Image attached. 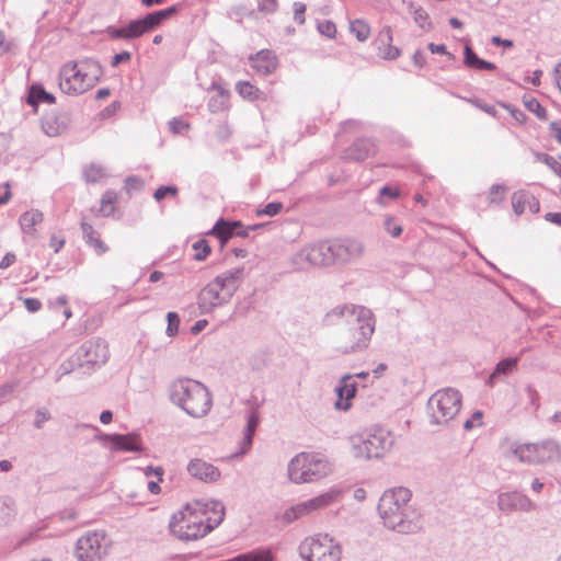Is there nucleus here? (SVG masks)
<instances>
[{
  "label": "nucleus",
  "instance_id": "f257e3e1",
  "mask_svg": "<svg viewBox=\"0 0 561 561\" xmlns=\"http://www.w3.org/2000/svg\"><path fill=\"white\" fill-rule=\"evenodd\" d=\"M327 325H344L339 334L337 351L342 354H352L368 348L376 328V318L373 311L360 305H337L327 312Z\"/></svg>",
  "mask_w": 561,
  "mask_h": 561
},
{
  "label": "nucleus",
  "instance_id": "f03ea898",
  "mask_svg": "<svg viewBox=\"0 0 561 561\" xmlns=\"http://www.w3.org/2000/svg\"><path fill=\"white\" fill-rule=\"evenodd\" d=\"M412 492L403 486L387 490L378 503V513L383 525L399 534H415L423 527V515L411 503Z\"/></svg>",
  "mask_w": 561,
  "mask_h": 561
},
{
  "label": "nucleus",
  "instance_id": "7ed1b4c3",
  "mask_svg": "<svg viewBox=\"0 0 561 561\" xmlns=\"http://www.w3.org/2000/svg\"><path fill=\"white\" fill-rule=\"evenodd\" d=\"M171 402L194 419L206 416L213 407V396L201 381L192 378L175 379L169 388Z\"/></svg>",
  "mask_w": 561,
  "mask_h": 561
},
{
  "label": "nucleus",
  "instance_id": "20e7f679",
  "mask_svg": "<svg viewBox=\"0 0 561 561\" xmlns=\"http://www.w3.org/2000/svg\"><path fill=\"white\" fill-rule=\"evenodd\" d=\"M244 279V267H233L217 275L198 294L202 312H211L227 305Z\"/></svg>",
  "mask_w": 561,
  "mask_h": 561
},
{
  "label": "nucleus",
  "instance_id": "39448f33",
  "mask_svg": "<svg viewBox=\"0 0 561 561\" xmlns=\"http://www.w3.org/2000/svg\"><path fill=\"white\" fill-rule=\"evenodd\" d=\"M331 471L332 466L328 458L318 453H299L287 466L288 478L295 484L319 481Z\"/></svg>",
  "mask_w": 561,
  "mask_h": 561
},
{
  "label": "nucleus",
  "instance_id": "423d86ee",
  "mask_svg": "<svg viewBox=\"0 0 561 561\" xmlns=\"http://www.w3.org/2000/svg\"><path fill=\"white\" fill-rule=\"evenodd\" d=\"M169 529L180 540L190 541L205 537L211 531V526L207 525L205 513L193 503L172 516Z\"/></svg>",
  "mask_w": 561,
  "mask_h": 561
},
{
  "label": "nucleus",
  "instance_id": "0eeeda50",
  "mask_svg": "<svg viewBox=\"0 0 561 561\" xmlns=\"http://www.w3.org/2000/svg\"><path fill=\"white\" fill-rule=\"evenodd\" d=\"M352 450L355 458H380L389 451L394 443L390 431L383 427H375L351 438Z\"/></svg>",
  "mask_w": 561,
  "mask_h": 561
},
{
  "label": "nucleus",
  "instance_id": "6e6552de",
  "mask_svg": "<svg viewBox=\"0 0 561 561\" xmlns=\"http://www.w3.org/2000/svg\"><path fill=\"white\" fill-rule=\"evenodd\" d=\"M461 399L460 392L454 388L437 390L427 401L431 423L447 425L459 413Z\"/></svg>",
  "mask_w": 561,
  "mask_h": 561
},
{
  "label": "nucleus",
  "instance_id": "1a4fd4ad",
  "mask_svg": "<svg viewBox=\"0 0 561 561\" xmlns=\"http://www.w3.org/2000/svg\"><path fill=\"white\" fill-rule=\"evenodd\" d=\"M178 11L175 5L170 8L150 12L144 18L130 21L126 26L106 28V33L111 38L131 39L137 38L158 27L164 20L172 16Z\"/></svg>",
  "mask_w": 561,
  "mask_h": 561
},
{
  "label": "nucleus",
  "instance_id": "9d476101",
  "mask_svg": "<svg viewBox=\"0 0 561 561\" xmlns=\"http://www.w3.org/2000/svg\"><path fill=\"white\" fill-rule=\"evenodd\" d=\"M298 551L304 561H340L342 554L340 543L327 534L307 537Z\"/></svg>",
  "mask_w": 561,
  "mask_h": 561
},
{
  "label": "nucleus",
  "instance_id": "9b49d317",
  "mask_svg": "<svg viewBox=\"0 0 561 561\" xmlns=\"http://www.w3.org/2000/svg\"><path fill=\"white\" fill-rule=\"evenodd\" d=\"M513 454L520 462L546 465L561 459V446L554 439H545L540 443L518 445L513 449Z\"/></svg>",
  "mask_w": 561,
  "mask_h": 561
},
{
  "label": "nucleus",
  "instance_id": "f8f14e48",
  "mask_svg": "<svg viewBox=\"0 0 561 561\" xmlns=\"http://www.w3.org/2000/svg\"><path fill=\"white\" fill-rule=\"evenodd\" d=\"M293 263L300 270L336 263L333 241H324L305 247L294 255Z\"/></svg>",
  "mask_w": 561,
  "mask_h": 561
},
{
  "label": "nucleus",
  "instance_id": "ddd939ff",
  "mask_svg": "<svg viewBox=\"0 0 561 561\" xmlns=\"http://www.w3.org/2000/svg\"><path fill=\"white\" fill-rule=\"evenodd\" d=\"M108 546L103 531H89L78 539L76 557L78 561H100L107 554Z\"/></svg>",
  "mask_w": 561,
  "mask_h": 561
},
{
  "label": "nucleus",
  "instance_id": "4468645a",
  "mask_svg": "<svg viewBox=\"0 0 561 561\" xmlns=\"http://www.w3.org/2000/svg\"><path fill=\"white\" fill-rule=\"evenodd\" d=\"M59 88L70 95L82 94L93 88L77 61L66 62L59 71Z\"/></svg>",
  "mask_w": 561,
  "mask_h": 561
},
{
  "label": "nucleus",
  "instance_id": "2eb2a0df",
  "mask_svg": "<svg viewBox=\"0 0 561 561\" xmlns=\"http://www.w3.org/2000/svg\"><path fill=\"white\" fill-rule=\"evenodd\" d=\"M108 356V346L103 340L88 341L83 343L75 354L76 364L88 367L105 364Z\"/></svg>",
  "mask_w": 561,
  "mask_h": 561
},
{
  "label": "nucleus",
  "instance_id": "dca6fc26",
  "mask_svg": "<svg viewBox=\"0 0 561 561\" xmlns=\"http://www.w3.org/2000/svg\"><path fill=\"white\" fill-rule=\"evenodd\" d=\"M96 438L112 451L141 450V442L137 434H101Z\"/></svg>",
  "mask_w": 561,
  "mask_h": 561
},
{
  "label": "nucleus",
  "instance_id": "f3484780",
  "mask_svg": "<svg viewBox=\"0 0 561 561\" xmlns=\"http://www.w3.org/2000/svg\"><path fill=\"white\" fill-rule=\"evenodd\" d=\"M497 507L501 512L510 514L516 511L530 512L536 508V505L525 494L513 491L499 494Z\"/></svg>",
  "mask_w": 561,
  "mask_h": 561
},
{
  "label": "nucleus",
  "instance_id": "a211bd4d",
  "mask_svg": "<svg viewBox=\"0 0 561 561\" xmlns=\"http://www.w3.org/2000/svg\"><path fill=\"white\" fill-rule=\"evenodd\" d=\"M392 28L389 25H385L380 28L377 36L375 37L373 45L377 51L379 58L383 60H396L401 55V49L394 45Z\"/></svg>",
  "mask_w": 561,
  "mask_h": 561
},
{
  "label": "nucleus",
  "instance_id": "6ab92c4d",
  "mask_svg": "<svg viewBox=\"0 0 561 561\" xmlns=\"http://www.w3.org/2000/svg\"><path fill=\"white\" fill-rule=\"evenodd\" d=\"M186 470L192 478L205 483L217 482L221 477V472L217 467L201 458L192 459L187 463Z\"/></svg>",
  "mask_w": 561,
  "mask_h": 561
},
{
  "label": "nucleus",
  "instance_id": "aec40b11",
  "mask_svg": "<svg viewBox=\"0 0 561 561\" xmlns=\"http://www.w3.org/2000/svg\"><path fill=\"white\" fill-rule=\"evenodd\" d=\"M334 256L336 263H347L358 259L364 252V245L355 239L333 241Z\"/></svg>",
  "mask_w": 561,
  "mask_h": 561
},
{
  "label": "nucleus",
  "instance_id": "412c9836",
  "mask_svg": "<svg viewBox=\"0 0 561 561\" xmlns=\"http://www.w3.org/2000/svg\"><path fill=\"white\" fill-rule=\"evenodd\" d=\"M357 389L356 382L353 380L352 375H345L341 378L339 386L335 388L339 399L335 402L337 410L347 411L352 403L351 400L355 397Z\"/></svg>",
  "mask_w": 561,
  "mask_h": 561
},
{
  "label": "nucleus",
  "instance_id": "4be33fe9",
  "mask_svg": "<svg viewBox=\"0 0 561 561\" xmlns=\"http://www.w3.org/2000/svg\"><path fill=\"white\" fill-rule=\"evenodd\" d=\"M196 506L201 508L202 513L207 516V525L211 526V530L218 527L226 514L225 505L218 500H209L206 502H195Z\"/></svg>",
  "mask_w": 561,
  "mask_h": 561
},
{
  "label": "nucleus",
  "instance_id": "5701e85b",
  "mask_svg": "<svg viewBox=\"0 0 561 561\" xmlns=\"http://www.w3.org/2000/svg\"><path fill=\"white\" fill-rule=\"evenodd\" d=\"M376 144L371 139H358L345 151V158L354 161H364L375 154Z\"/></svg>",
  "mask_w": 561,
  "mask_h": 561
},
{
  "label": "nucleus",
  "instance_id": "b1692460",
  "mask_svg": "<svg viewBox=\"0 0 561 561\" xmlns=\"http://www.w3.org/2000/svg\"><path fill=\"white\" fill-rule=\"evenodd\" d=\"M251 66L262 75L272 73L277 67V60L274 54L268 49H263L250 57Z\"/></svg>",
  "mask_w": 561,
  "mask_h": 561
},
{
  "label": "nucleus",
  "instance_id": "393cba45",
  "mask_svg": "<svg viewBox=\"0 0 561 561\" xmlns=\"http://www.w3.org/2000/svg\"><path fill=\"white\" fill-rule=\"evenodd\" d=\"M260 423V415L256 410H252L247 419V426L243 433V439L240 443L239 451L237 453V456H242L249 451V449L252 446V440L254 433L256 431V427Z\"/></svg>",
  "mask_w": 561,
  "mask_h": 561
},
{
  "label": "nucleus",
  "instance_id": "a878e982",
  "mask_svg": "<svg viewBox=\"0 0 561 561\" xmlns=\"http://www.w3.org/2000/svg\"><path fill=\"white\" fill-rule=\"evenodd\" d=\"M234 228H242L241 221H227L220 218L211 228L209 234L215 236L224 247L229 239L234 237Z\"/></svg>",
  "mask_w": 561,
  "mask_h": 561
},
{
  "label": "nucleus",
  "instance_id": "bb28decb",
  "mask_svg": "<svg viewBox=\"0 0 561 561\" xmlns=\"http://www.w3.org/2000/svg\"><path fill=\"white\" fill-rule=\"evenodd\" d=\"M340 494L341 493L339 490L332 489L325 493H322L313 499L304 502L306 503L309 513L312 514L335 503Z\"/></svg>",
  "mask_w": 561,
  "mask_h": 561
},
{
  "label": "nucleus",
  "instance_id": "cd10ccee",
  "mask_svg": "<svg viewBox=\"0 0 561 561\" xmlns=\"http://www.w3.org/2000/svg\"><path fill=\"white\" fill-rule=\"evenodd\" d=\"M44 219V215L38 209H31L23 213L19 218V224L22 231L31 237L36 236L35 226L41 224Z\"/></svg>",
  "mask_w": 561,
  "mask_h": 561
},
{
  "label": "nucleus",
  "instance_id": "c85d7f7f",
  "mask_svg": "<svg viewBox=\"0 0 561 561\" xmlns=\"http://www.w3.org/2000/svg\"><path fill=\"white\" fill-rule=\"evenodd\" d=\"M463 55V64L468 68L489 71L496 69L494 64L479 58L469 45L465 46Z\"/></svg>",
  "mask_w": 561,
  "mask_h": 561
},
{
  "label": "nucleus",
  "instance_id": "c756f323",
  "mask_svg": "<svg viewBox=\"0 0 561 561\" xmlns=\"http://www.w3.org/2000/svg\"><path fill=\"white\" fill-rule=\"evenodd\" d=\"M239 95L249 101H266V94L249 81H239L236 84Z\"/></svg>",
  "mask_w": 561,
  "mask_h": 561
},
{
  "label": "nucleus",
  "instance_id": "7c9ffc66",
  "mask_svg": "<svg viewBox=\"0 0 561 561\" xmlns=\"http://www.w3.org/2000/svg\"><path fill=\"white\" fill-rule=\"evenodd\" d=\"M56 98L47 92L41 84H32L28 91L27 103L37 106L39 103L54 104Z\"/></svg>",
  "mask_w": 561,
  "mask_h": 561
},
{
  "label": "nucleus",
  "instance_id": "2f4dec72",
  "mask_svg": "<svg viewBox=\"0 0 561 561\" xmlns=\"http://www.w3.org/2000/svg\"><path fill=\"white\" fill-rule=\"evenodd\" d=\"M81 230L85 242L92 245L98 254H103L107 251V247L99 238L98 232L93 229V227L90 224L83 221L81 224Z\"/></svg>",
  "mask_w": 561,
  "mask_h": 561
},
{
  "label": "nucleus",
  "instance_id": "473e14b6",
  "mask_svg": "<svg viewBox=\"0 0 561 561\" xmlns=\"http://www.w3.org/2000/svg\"><path fill=\"white\" fill-rule=\"evenodd\" d=\"M78 64L81 70H83V73H85L88 81H90L92 87H94V84L100 80L103 73L102 67L99 64V61L94 59H84Z\"/></svg>",
  "mask_w": 561,
  "mask_h": 561
},
{
  "label": "nucleus",
  "instance_id": "72a5a7b5",
  "mask_svg": "<svg viewBox=\"0 0 561 561\" xmlns=\"http://www.w3.org/2000/svg\"><path fill=\"white\" fill-rule=\"evenodd\" d=\"M350 32L359 42H366L370 36V26L366 21L356 19L350 23Z\"/></svg>",
  "mask_w": 561,
  "mask_h": 561
},
{
  "label": "nucleus",
  "instance_id": "f704fd0d",
  "mask_svg": "<svg viewBox=\"0 0 561 561\" xmlns=\"http://www.w3.org/2000/svg\"><path fill=\"white\" fill-rule=\"evenodd\" d=\"M213 89H217L219 91L218 96H213L208 101V108L211 113H218L225 110L228 101V94L217 84H213Z\"/></svg>",
  "mask_w": 561,
  "mask_h": 561
},
{
  "label": "nucleus",
  "instance_id": "c9c22d12",
  "mask_svg": "<svg viewBox=\"0 0 561 561\" xmlns=\"http://www.w3.org/2000/svg\"><path fill=\"white\" fill-rule=\"evenodd\" d=\"M310 515L309 511L307 510V505L305 502H300L290 508L286 510L283 514V519L286 523H293L296 519H299L301 517Z\"/></svg>",
  "mask_w": 561,
  "mask_h": 561
},
{
  "label": "nucleus",
  "instance_id": "e433bc0d",
  "mask_svg": "<svg viewBox=\"0 0 561 561\" xmlns=\"http://www.w3.org/2000/svg\"><path fill=\"white\" fill-rule=\"evenodd\" d=\"M529 194L530 193H528L526 191H517V192L513 193L512 206H513L514 213L516 215H522L526 210L528 199H529Z\"/></svg>",
  "mask_w": 561,
  "mask_h": 561
},
{
  "label": "nucleus",
  "instance_id": "4c0bfd02",
  "mask_svg": "<svg viewBox=\"0 0 561 561\" xmlns=\"http://www.w3.org/2000/svg\"><path fill=\"white\" fill-rule=\"evenodd\" d=\"M525 107L534 113L539 119L545 121L547 119V111L546 108L538 102L537 99L533 96H525L524 100Z\"/></svg>",
  "mask_w": 561,
  "mask_h": 561
},
{
  "label": "nucleus",
  "instance_id": "58836bf2",
  "mask_svg": "<svg viewBox=\"0 0 561 561\" xmlns=\"http://www.w3.org/2000/svg\"><path fill=\"white\" fill-rule=\"evenodd\" d=\"M193 250L195 251L193 257L196 261H204L206 257L210 254L211 248L208 244V241L205 239H199L192 245Z\"/></svg>",
  "mask_w": 561,
  "mask_h": 561
},
{
  "label": "nucleus",
  "instance_id": "ea45409f",
  "mask_svg": "<svg viewBox=\"0 0 561 561\" xmlns=\"http://www.w3.org/2000/svg\"><path fill=\"white\" fill-rule=\"evenodd\" d=\"M411 12L413 14L414 22L422 28H428L431 26L430 16L422 7H415L410 4Z\"/></svg>",
  "mask_w": 561,
  "mask_h": 561
},
{
  "label": "nucleus",
  "instance_id": "a19ab883",
  "mask_svg": "<svg viewBox=\"0 0 561 561\" xmlns=\"http://www.w3.org/2000/svg\"><path fill=\"white\" fill-rule=\"evenodd\" d=\"M105 176V170L101 165L91 164L84 170V178L87 182L95 183Z\"/></svg>",
  "mask_w": 561,
  "mask_h": 561
},
{
  "label": "nucleus",
  "instance_id": "79ce46f5",
  "mask_svg": "<svg viewBox=\"0 0 561 561\" xmlns=\"http://www.w3.org/2000/svg\"><path fill=\"white\" fill-rule=\"evenodd\" d=\"M116 201V193L107 191L103 194L101 199V211L108 216L114 211V203Z\"/></svg>",
  "mask_w": 561,
  "mask_h": 561
},
{
  "label": "nucleus",
  "instance_id": "37998d69",
  "mask_svg": "<svg viewBox=\"0 0 561 561\" xmlns=\"http://www.w3.org/2000/svg\"><path fill=\"white\" fill-rule=\"evenodd\" d=\"M517 363H518V357H510V358L502 359L496 364V366L494 368L495 374L507 375L517 366Z\"/></svg>",
  "mask_w": 561,
  "mask_h": 561
},
{
  "label": "nucleus",
  "instance_id": "c03bdc74",
  "mask_svg": "<svg viewBox=\"0 0 561 561\" xmlns=\"http://www.w3.org/2000/svg\"><path fill=\"white\" fill-rule=\"evenodd\" d=\"M383 227L386 231L393 238H397L402 232V226L397 222L394 217L387 216L383 221Z\"/></svg>",
  "mask_w": 561,
  "mask_h": 561
},
{
  "label": "nucleus",
  "instance_id": "a18cd8bd",
  "mask_svg": "<svg viewBox=\"0 0 561 561\" xmlns=\"http://www.w3.org/2000/svg\"><path fill=\"white\" fill-rule=\"evenodd\" d=\"M168 325L165 333L168 336L172 337L174 336L179 331L180 325V317L176 312H168L167 314Z\"/></svg>",
  "mask_w": 561,
  "mask_h": 561
},
{
  "label": "nucleus",
  "instance_id": "49530a36",
  "mask_svg": "<svg viewBox=\"0 0 561 561\" xmlns=\"http://www.w3.org/2000/svg\"><path fill=\"white\" fill-rule=\"evenodd\" d=\"M506 187L501 184H494L490 187L489 191V201L490 203H501L505 198Z\"/></svg>",
  "mask_w": 561,
  "mask_h": 561
},
{
  "label": "nucleus",
  "instance_id": "de8ad7c7",
  "mask_svg": "<svg viewBox=\"0 0 561 561\" xmlns=\"http://www.w3.org/2000/svg\"><path fill=\"white\" fill-rule=\"evenodd\" d=\"M283 209V204L280 202H272L266 204L263 208L256 209V216H275L280 213Z\"/></svg>",
  "mask_w": 561,
  "mask_h": 561
},
{
  "label": "nucleus",
  "instance_id": "09e8293b",
  "mask_svg": "<svg viewBox=\"0 0 561 561\" xmlns=\"http://www.w3.org/2000/svg\"><path fill=\"white\" fill-rule=\"evenodd\" d=\"M317 28L319 33L329 38H333L336 34V26L332 21L319 22Z\"/></svg>",
  "mask_w": 561,
  "mask_h": 561
},
{
  "label": "nucleus",
  "instance_id": "8fccbe9b",
  "mask_svg": "<svg viewBox=\"0 0 561 561\" xmlns=\"http://www.w3.org/2000/svg\"><path fill=\"white\" fill-rule=\"evenodd\" d=\"M178 187L173 185L169 186H160L154 191L153 197L157 202H160L165 196H176L178 195Z\"/></svg>",
  "mask_w": 561,
  "mask_h": 561
},
{
  "label": "nucleus",
  "instance_id": "3c124183",
  "mask_svg": "<svg viewBox=\"0 0 561 561\" xmlns=\"http://www.w3.org/2000/svg\"><path fill=\"white\" fill-rule=\"evenodd\" d=\"M51 415L48 410L38 409L35 411L34 427L37 430L43 428L44 423L50 420Z\"/></svg>",
  "mask_w": 561,
  "mask_h": 561
},
{
  "label": "nucleus",
  "instance_id": "603ef678",
  "mask_svg": "<svg viewBox=\"0 0 561 561\" xmlns=\"http://www.w3.org/2000/svg\"><path fill=\"white\" fill-rule=\"evenodd\" d=\"M169 128L173 134H180L183 130H187L190 128V124L179 117H173L169 122Z\"/></svg>",
  "mask_w": 561,
  "mask_h": 561
},
{
  "label": "nucleus",
  "instance_id": "864d4df0",
  "mask_svg": "<svg viewBox=\"0 0 561 561\" xmlns=\"http://www.w3.org/2000/svg\"><path fill=\"white\" fill-rule=\"evenodd\" d=\"M482 412L481 411H474L471 415V417L467 419L463 423V428L466 431H471L476 426H480L482 424Z\"/></svg>",
  "mask_w": 561,
  "mask_h": 561
},
{
  "label": "nucleus",
  "instance_id": "5fc2aeb1",
  "mask_svg": "<svg viewBox=\"0 0 561 561\" xmlns=\"http://www.w3.org/2000/svg\"><path fill=\"white\" fill-rule=\"evenodd\" d=\"M305 12L306 4H304L302 2L294 3V20L300 25L305 23Z\"/></svg>",
  "mask_w": 561,
  "mask_h": 561
},
{
  "label": "nucleus",
  "instance_id": "6e6d98bb",
  "mask_svg": "<svg viewBox=\"0 0 561 561\" xmlns=\"http://www.w3.org/2000/svg\"><path fill=\"white\" fill-rule=\"evenodd\" d=\"M257 8L262 12L272 13L277 8L276 0H257Z\"/></svg>",
  "mask_w": 561,
  "mask_h": 561
},
{
  "label": "nucleus",
  "instance_id": "4d7b16f0",
  "mask_svg": "<svg viewBox=\"0 0 561 561\" xmlns=\"http://www.w3.org/2000/svg\"><path fill=\"white\" fill-rule=\"evenodd\" d=\"M23 304L28 312H37L42 308V302L37 298H24Z\"/></svg>",
  "mask_w": 561,
  "mask_h": 561
},
{
  "label": "nucleus",
  "instance_id": "13d9d810",
  "mask_svg": "<svg viewBox=\"0 0 561 561\" xmlns=\"http://www.w3.org/2000/svg\"><path fill=\"white\" fill-rule=\"evenodd\" d=\"M380 196H379V202H381V198L385 197V196H388L390 198H398L400 196V191L396 187H391V186H388V185H385L380 188V192H379Z\"/></svg>",
  "mask_w": 561,
  "mask_h": 561
},
{
  "label": "nucleus",
  "instance_id": "bf43d9fd",
  "mask_svg": "<svg viewBox=\"0 0 561 561\" xmlns=\"http://www.w3.org/2000/svg\"><path fill=\"white\" fill-rule=\"evenodd\" d=\"M262 227H263V225H261V224L250 225V226H247V227H244L242 225V228H234V236L247 238L249 236L250 231H254V230L260 229Z\"/></svg>",
  "mask_w": 561,
  "mask_h": 561
},
{
  "label": "nucleus",
  "instance_id": "052dcab7",
  "mask_svg": "<svg viewBox=\"0 0 561 561\" xmlns=\"http://www.w3.org/2000/svg\"><path fill=\"white\" fill-rule=\"evenodd\" d=\"M131 58V55L129 51H122L119 54H116L114 55V57L112 58V61H111V66L112 67H117L119 64L122 62H127L129 61Z\"/></svg>",
  "mask_w": 561,
  "mask_h": 561
},
{
  "label": "nucleus",
  "instance_id": "680f3d73",
  "mask_svg": "<svg viewBox=\"0 0 561 561\" xmlns=\"http://www.w3.org/2000/svg\"><path fill=\"white\" fill-rule=\"evenodd\" d=\"M428 49L431 50L432 54H442L447 55L451 59L454 58V55L447 51L446 46L444 44L430 43Z\"/></svg>",
  "mask_w": 561,
  "mask_h": 561
},
{
  "label": "nucleus",
  "instance_id": "e2e57ef3",
  "mask_svg": "<svg viewBox=\"0 0 561 561\" xmlns=\"http://www.w3.org/2000/svg\"><path fill=\"white\" fill-rule=\"evenodd\" d=\"M15 261H16L15 254L12 252H8L0 261V268L5 270V268L10 267L11 265H13L15 263Z\"/></svg>",
  "mask_w": 561,
  "mask_h": 561
},
{
  "label": "nucleus",
  "instance_id": "0e129e2a",
  "mask_svg": "<svg viewBox=\"0 0 561 561\" xmlns=\"http://www.w3.org/2000/svg\"><path fill=\"white\" fill-rule=\"evenodd\" d=\"M16 388L15 382H8L0 386V398H7L12 394Z\"/></svg>",
  "mask_w": 561,
  "mask_h": 561
},
{
  "label": "nucleus",
  "instance_id": "69168bd1",
  "mask_svg": "<svg viewBox=\"0 0 561 561\" xmlns=\"http://www.w3.org/2000/svg\"><path fill=\"white\" fill-rule=\"evenodd\" d=\"M412 60L417 68H423L426 64V57L422 50H416L413 54Z\"/></svg>",
  "mask_w": 561,
  "mask_h": 561
},
{
  "label": "nucleus",
  "instance_id": "338daca9",
  "mask_svg": "<svg viewBox=\"0 0 561 561\" xmlns=\"http://www.w3.org/2000/svg\"><path fill=\"white\" fill-rule=\"evenodd\" d=\"M550 131L551 135L556 138V140L559 144H561V122H551Z\"/></svg>",
  "mask_w": 561,
  "mask_h": 561
},
{
  "label": "nucleus",
  "instance_id": "774afa93",
  "mask_svg": "<svg viewBox=\"0 0 561 561\" xmlns=\"http://www.w3.org/2000/svg\"><path fill=\"white\" fill-rule=\"evenodd\" d=\"M547 167L550 168L561 179V163L559 161L551 157V160L547 163Z\"/></svg>",
  "mask_w": 561,
  "mask_h": 561
}]
</instances>
